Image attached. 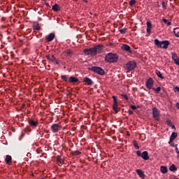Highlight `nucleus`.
<instances>
[{
  "label": "nucleus",
  "mask_w": 179,
  "mask_h": 179,
  "mask_svg": "<svg viewBox=\"0 0 179 179\" xmlns=\"http://www.w3.org/2000/svg\"><path fill=\"white\" fill-rule=\"evenodd\" d=\"M89 71H91L92 72H94L95 73H97L98 75L103 76L104 75L105 72L101 67L99 66H92L88 68Z\"/></svg>",
  "instance_id": "nucleus-5"
},
{
  "label": "nucleus",
  "mask_w": 179,
  "mask_h": 179,
  "mask_svg": "<svg viewBox=\"0 0 179 179\" xmlns=\"http://www.w3.org/2000/svg\"><path fill=\"white\" fill-rule=\"evenodd\" d=\"M52 9L54 12H59V10H61V7H59V5L58 4H55L52 6Z\"/></svg>",
  "instance_id": "nucleus-19"
},
{
  "label": "nucleus",
  "mask_w": 179,
  "mask_h": 179,
  "mask_svg": "<svg viewBox=\"0 0 179 179\" xmlns=\"http://www.w3.org/2000/svg\"><path fill=\"white\" fill-rule=\"evenodd\" d=\"M154 43L157 48H163L164 50H167L170 45V41H160L159 39H155Z\"/></svg>",
  "instance_id": "nucleus-2"
},
{
  "label": "nucleus",
  "mask_w": 179,
  "mask_h": 179,
  "mask_svg": "<svg viewBox=\"0 0 179 179\" xmlns=\"http://www.w3.org/2000/svg\"><path fill=\"white\" fill-rule=\"evenodd\" d=\"M175 148H176V153H178V152L179 151H178V148H177V145H176Z\"/></svg>",
  "instance_id": "nucleus-45"
},
{
  "label": "nucleus",
  "mask_w": 179,
  "mask_h": 179,
  "mask_svg": "<svg viewBox=\"0 0 179 179\" xmlns=\"http://www.w3.org/2000/svg\"><path fill=\"white\" fill-rule=\"evenodd\" d=\"M83 1H84V2H87V0H83Z\"/></svg>",
  "instance_id": "nucleus-50"
},
{
  "label": "nucleus",
  "mask_w": 179,
  "mask_h": 179,
  "mask_svg": "<svg viewBox=\"0 0 179 179\" xmlns=\"http://www.w3.org/2000/svg\"><path fill=\"white\" fill-rule=\"evenodd\" d=\"M127 113H128V114H129V115H134V111H132L131 110H129L127 111Z\"/></svg>",
  "instance_id": "nucleus-41"
},
{
  "label": "nucleus",
  "mask_w": 179,
  "mask_h": 179,
  "mask_svg": "<svg viewBox=\"0 0 179 179\" xmlns=\"http://www.w3.org/2000/svg\"><path fill=\"white\" fill-rule=\"evenodd\" d=\"M32 27H33L34 30H40V29H41L40 25L37 22H34Z\"/></svg>",
  "instance_id": "nucleus-22"
},
{
  "label": "nucleus",
  "mask_w": 179,
  "mask_h": 179,
  "mask_svg": "<svg viewBox=\"0 0 179 179\" xmlns=\"http://www.w3.org/2000/svg\"><path fill=\"white\" fill-rule=\"evenodd\" d=\"M79 155H82V152H80L79 150H76L72 153L73 156H79Z\"/></svg>",
  "instance_id": "nucleus-30"
},
{
  "label": "nucleus",
  "mask_w": 179,
  "mask_h": 179,
  "mask_svg": "<svg viewBox=\"0 0 179 179\" xmlns=\"http://www.w3.org/2000/svg\"><path fill=\"white\" fill-rule=\"evenodd\" d=\"M152 117L155 121H160V110L157 108H152Z\"/></svg>",
  "instance_id": "nucleus-6"
},
{
  "label": "nucleus",
  "mask_w": 179,
  "mask_h": 179,
  "mask_svg": "<svg viewBox=\"0 0 179 179\" xmlns=\"http://www.w3.org/2000/svg\"><path fill=\"white\" fill-rule=\"evenodd\" d=\"M173 33H174L176 37H179V28L178 27L175 28L173 29Z\"/></svg>",
  "instance_id": "nucleus-25"
},
{
  "label": "nucleus",
  "mask_w": 179,
  "mask_h": 179,
  "mask_svg": "<svg viewBox=\"0 0 179 179\" xmlns=\"http://www.w3.org/2000/svg\"><path fill=\"white\" fill-rule=\"evenodd\" d=\"M135 3H136V1H135V0H131L129 1L130 6H134V5H135Z\"/></svg>",
  "instance_id": "nucleus-35"
},
{
  "label": "nucleus",
  "mask_w": 179,
  "mask_h": 179,
  "mask_svg": "<svg viewBox=\"0 0 179 179\" xmlns=\"http://www.w3.org/2000/svg\"><path fill=\"white\" fill-rule=\"evenodd\" d=\"M121 49L122 50V51H125L129 54H132V50H131V47L129 45L122 44L121 46Z\"/></svg>",
  "instance_id": "nucleus-10"
},
{
  "label": "nucleus",
  "mask_w": 179,
  "mask_h": 179,
  "mask_svg": "<svg viewBox=\"0 0 179 179\" xmlns=\"http://www.w3.org/2000/svg\"><path fill=\"white\" fill-rule=\"evenodd\" d=\"M113 108L115 114H118V101L117 100V97L115 96H113Z\"/></svg>",
  "instance_id": "nucleus-8"
},
{
  "label": "nucleus",
  "mask_w": 179,
  "mask_h": 179,
  "mask_svg": "<svg viewBox=\"0 0 179 179\" xmlns=\"http://www.w3.org/2000/svg\"><path fill=\"white\" fill-rule=\"evenodd\" d=\"M155 83V80H153V78H149L148 80L145 82V85L147 89H152L153 88V84Z\"/></svg>",
  "instance_id": "nucleus-9"
},
{
  "label": "nucleus",
  "mask_w": 179,
  "mask_h": 179,
  "mask_svg": "<svg viewBox=\"0 0 179 179\" xmlns=\"http://www.w3.org/2000/svg\"><path fill=\"white\" fill-rule=\"evenodd\" d=\"M73 1H75L76 2H78V0H73Z\"/></svg>",
  "instance_id": "nucleus-51"
},
{
  "label": "nucleus",
  "mask_w": 179,
  "mask_h": 179,
  "mask_svg": "<svg viewBox=\"0 0 179 179\" xmlns=\"http://www.w3.org/2000/svg\"><path fill=\"white\" fill-rule=\"evenodd\" d=\"M169 143L170 144V143H171V142H170V141H169Z\"/></svg>",
  "instance_id": "nucleus-53"
},
{
  "label": "nucleus",
  "mask_w": 179,
  "mask_h": 179,
  "mask_svg": "<svg viewBox=\"0 0 179 179\" xmlns=\"http://www.w3.org/2000/svg\"><path fill=\"white\" fill-rule=\"evenodd\" d=\"M61 129V127L58 124H53L51 126V130L53 134H57Z\"/></svg>",
  "instance_id": "nucleus-11"
},
{
  "label": "nucleus",
  "mask_w": 179,
  "mask_h": 179,
  "mask_svg": "<svg viewBox=\"0 0 179 179\" xmlns=\"http://www.w3.org/2000/svg\"><path fill=\"white\" fill-rule=\"evenodd\" d=\"M65 53L68 57H72V55H73V51H72L71 50H68L65 52Z\"/></svg>",
  "instance_id": "nucleus-26"
},
{
  "label": "nucleus",
  "mask_w": 179,
  "mask_h": 179,
  "mask_svg": "<svg viewBox=\"0 0 179 179\" xmlns=\"http://www.w3.org/2000/svg\"><path fill=\"white\" fill-rule=\"evenodd\" d=\"M155 73L158 76V78H160V79H164V77L163 76V75L162 74V72H160V71L156 70Z\"/></svg>",
  "instance_id": "nucleus-23"
},
{
  "label": "nucleus",
  "mask_w": 179,
  "mask_h": 179,
  "mask_svg": "<svg viewBox=\"0 0 179 179\" xmlns=\"http://www.w3.org/2000/svg\"><path fill=\"white\" fill-rule=\"evenodd\" d=\"M84 82L85 83H86L88 86H92V85H93V80H92V79H90L88 77H85L84 78Z\"/></svg>",
  "instance_id": "nucleus-15"
},
{
  "label": "nucleus",
  "mask_w": 179,
  "mask_h": 179,
  "mask_svg": "<svg viewBox=\"0 0 179 179\" xmlns=\"http://www.w3.org/2000/svg\"><path fill=\"white\" fill-rule=\"evenodd\" d=\"M136 171L138 176H139V177L141 178H145V173L143 172V171H142L141 169H136Z\"/></svg>",
  "instance_id": "nucleus-16"
},
{
  "label": "nucleus",
  "mask_w": 179,
  "mask_h": 179,
  "mask_svg": "<svg viewBox=\"0 0 179 179\" xmlns=\"http://www.w3.org/2000/svg\"><path fill=\"white\" fill-rule=\"evenodd\" d=\"M162 5L163 9H166V8H167V4L166 3V2L162 1Z\"/></svg>",
  "instance_id": "nucleus-38"
},
{
  "label": "nucleus",
  "mask_w": 179,
  "mask_h": 179,
  "mask_svg": "<svg viewBox=\"0 0 179 179\" xmlns=\"http://www.w3.org/2000/svg\"><path fill=\"white\" fill-rule=\"evenodd\" d=\"M130 107L131 110H136V108H139V106L136 107L135 105H131Z\"/></svg>",
  "instance_id": "nucleus-36"
},
{
  "label": "nucleus",
  "mask_w": 179,
  "mask_h": 179,
  "mask_svg": "<svg viewBox=\"0 0 179 179\" xmlns=\"http://www.w3.org/2000/svg\"><path fill=\"white\" fill-rule=\"evenodd\" d=\"M178 58V57L177 56V54L175 52H172V59H173V61H176Z\"/></svg>",
  "instance_id": "nucleus-32"
},
{
  "label": "nucleus",
  "mask_w": 179,
  "mask_h": 179,
  "mask_svg": "<svg viewBox=\"0 0 179 179\" xmlns=\"http://www.w3.org/2000/svg\"><path fill=\"white\" fill-rule=\"evenodd\" d=\"M157 7L158 8H160V3L158 1V2H157Z\"/></svg>",
  "instance_id": "nucleus-46"
},
{
  "label": "nucleus",
  "mask_w": 179,
  "mask_h": 179,
  "mask_svg": "<svg viewBox=\"0 0 179 179\" xmlns=\"http://www.w3.org/2000/svg\"><path fill=\"white\" fill-rule=\"evenodd\" d=\"M54 38H55V34H54V33H51L49 35H48V36H45V40L48 43L52 41V40H54Z\"/></svg>",
  "instance_id": "nucleus-13"
},
{
  "label": "nucleus",
  "mask_w": 179,
  "mask_h": 179,
  "mask_svg": "<svg viewBox=\"0 0 179 179\" xmlns=\"http://www.w3.org/2000/svg\"><path fill=\"white\" fill-rule=\"evenodd\" d=\"M24 106H25L24 104V105H22V107H24Z\"/></svg>",
  "instance_id": "nucleus-52"
},
{
  "label": "nucleus",
  "mask_w": 179,
  "mask_h": 179,
  "mask_svg": "<svg viewBox=\"0 0 179 179\" xmlns=\"http://www.w3.org/2000/svg\"><path fill=\"white\" fill-rule=\"evenodd\" d=\"M177 136H178L177 133L173 132L170 137V142H173V141H174V139H176V138H177Z\"/></svg>",
  "instance_id": "nucleus-20"
},
{
  "label": "nucleus",
  "mask_w": 179,
  "mask_h": 179,
  "mask_svg": "<svg viewBox=\"0 0 179 179\" xmlns=\"http://www.w3.org/2000/svg\"><path fill=\"white\" fill-rule=\"evenodd\" d=\"M175 64H176V65L179 66V57H178L176 60H174Z\"/></svg>",
  "instance_id": "nucleus-39"
},
{
  "label": "nucleus",
  "mask_w": 179,
  "mask_h": 179,
  "mask_svg": "<svg viewBox=\"0 0 179 179\" xmlns=\"http://www.w3.org/2000/svg\"><path fill=\"white\" fill-rule=\"evenodd\" d=\"M150 30H152V22H147V33H148V36H150Z\"/></svg>",
  "instance_id": "nucleus-18"
},
{
  "label": "nucleus",
  "mask_w": 179,
  "mask_h": 179,
  "mask_svg": "<svg viewBox=\"0 0 179 179\" xmlns=\"http://www.w3.org/2000/svg\"><path fill=\"white\" fill-rule=\"evenodd\" d=\"M52 62H55L57 64V65H58V64H59V62L58 61V59H57V58H55V56L52 55V57H51V60H50Z\"/></svg>",
  "instance_id": "nucleus-24"
},
{
  "label": "nucleus",
  "mask_w": 179,
  "mask_h": 179,
  "mask_svg": "<svg viewBox=\"0 0 179 179\" xmlns=\"http://www.w3.org/2000/svg\"><path fill=\"white\" fill-rule=\"evenodd\" d=\"M103 50V45H96L94 48L90 49H85L84 54L85 55H91V57H95Z\"/></svg>",
  "instance_id": "nucleus-1"
},
{
  "label": "nucleus",
  "mask_w": 179,
  "mask_h": 179,
  "mask_svg": "<svg viewBox=\"0 0 179 179\" xmlns=\"http://www.w3.org/2000/svg\"><path fill=\"white\" fill-rule=\"evenodd\" d=\"M57 162L58 163H60V164H62V158H61V156H57Z\"/></svg>",
  "instance_id": "nucleus-34"
},
{
  "label": "nucleus",
  "mask_w": 179,
  "mask_h": 179,
  "mask_svg": "<svg viewBox=\"0 0 179 179\" xmlns=\"http://www.w3.org/2000/svg\"><path fill=\"white\" fill-rule=\"evenodd\" d=\"M46 58L48 61H51V57H50V55L46 56Z\"/></svg>",
  "instance_id": "nucleus-43"
},
{
  "label": "nucleus",
  "mask_w": 179,
  "mask_h": 179,
  "mask_svg": "<svg viewBox=\"0 0 179 179\" xmlns=\"http://www.w3.org/2000/svg\"><path fill=\"white\" fill-rule=\"evenodd\" d=\"M28 122H29L30 127H31V128H36V127H37V125H38V122L34 120H32V119H29L28 120Z\"/></svg>",
  "instance_id": "nucleus-12"
},
{
  "label": "nucleus",
  "mask_w": 179,
  "mask_h": 179,
  "mask_svg": "<svg viewBox=\"0 0 179 179\" xmlns=\"http://www.w3.org/2000/svg\"><path fill=\"white\" fill-rule=\"evenodd\" d=\"M5 162L6 164H12V157L10 155H6Z\"/></svg>",
  "instance_id": "nucleus-17"
},
{
  "label": "nucleus",
  "mask_w": 179,
  "mask_h": 179,
  "mask_svg": "<svg viewBox=\"0 0 179 179\" xmlns=\"http://www.w3.org/2000/svg\"><path fill=\"white\" fill-rule=\"evenodd\" d=\"M43 1H45V0H43Z\"/></svg>",
  "instance_id": "nucleus-54"
},
{
  "label": "nucleus",
  "mask_w": 179,
  "mask_h": 179,
  "mask_svg": "<svg viewBox=\"0 0 179 179\" xmlns=\"http://www.w3.org/2000/svg\"><path fill=\"white\" fill-rule=\"evenodd\" d=\"M45 6H47V8H50V4L48 3H45Z\"/></svg>",
  "instance_id": "nucleus-44"
},
{
  "label": "nucleus",
  "mask_w": 179,
  "mask_h": 179,
  "mask_svg": "<svg viewBox=\"0 0 179 179\" xmlns=\"http://www.w3.org/2000/svg\"><path fill=\"white\" fill-rule=\"evenodd\" d=\"M137 63L135 61H130L128 62L125 65H124V69L126 71H134L136 68Z\"/></svg>",
  "instance_id": "nucleus-4"
},
{
  "label": "nucleus",
  "mask_w": 179,
  "mask_h": 179,
  "mask_svg": "<svg viewBox=\"0 0 179 179\" xmlns=\"http://www.w3.org/2000/svg\"><path fill=\"white\" fill-rule=\"evenodd\" d=\"M169 170H170V171H177V167L176 166V165L172 164V165L169 167Z\"/></svg>",
  "instance_id": "nucleus-27"
},
{
  "label": "nucleus",
  "mask_w": 179,
  "mask_h": 179,
  "mask_svg": "<svg viewBox=\"0 0 179 179\" xmlns=\"http://www.w3.org/2000/svg\"><path fill=\"white\" fill-rule=\"evenodd\" d=\"M133 146H134L135 149H136L137 150H139V145H138V142H136V141H133Z\"/></svg>",
  "instance_id": "nucleus-28"
},
{
  "label": "nucleus",
  "mask_w": 179,
  "mask_h": 179,
  "mask_svg": "<svg viewBox=\"0 0 179 179\" xmlns=\"http://www.w3.org/2000/svg\"><path fill=\"white\" fill-rule=\"evenodd\" d=\"M79 82V79L76 77L71 76L69 79V83H73L75 85Z\"/></svg>",
  "instance_id": "nucleus-14"
},
{
  "label": "nucleus",
  "mask_w": 179,
  "mask_h": 179,
  "mask_svg": "<svg viewBox=\"0 0 179 179\" xmlns=\"http://www.w3.org/2000/svg\"><path fill=\"white\" fill-rule=\"evenodd\" d=\"M176 108L179 109V103H176Z\"/></svg>",
  "instance_id": "nucleus-47"
},
{
  "label": "nucleus",
  "mask_w": 179,
  "mask_h": 179,
  "mask_svg": "<svg viewBox=\"0 0 179 179\" xmlns=\"http://www.w3.org/2000/svg\"><path fill=\"white\" fill-rule=\"evenodd\" d=\"M166 124H167V125H171L173 123L171 122V120H166Z\"/></svg>",
  "instance_id": "nucleus-42"
},
{
  "label": "nucleus",
  "mask_w": 179,
  "mask_h": 179,
  "mask_svg": "<svg viewBox=\"0 0 179 179\" xmlns=\"http://www.w3.org/2000/svg\"><path fill=\"white\" fill-rule=\"evenodd\" d=\"M152 90L155 91V93H159L160 90H162V87H157V88L152 87Z\"/></svg>",
  "instance_id": "nucleus-29"
},
{
  "label": "nucleus",
  "mask_w": 179,
  "mask_h": 179,
  "mask_svg": "<svg viewBox=\"0 0 179 179\" xmlns=\"http://www.w3.org/2000/svg\"><path fill=\"white\" fill-rule=\"evenodd\" d=\"M61 78L62 79V80H64V82H68V76H62Z\"/></svg>",
  "instance_id": "nucleus-33"
},
{
  "label": "nucleus",
  "mask_w": 179,
  "mask_h": 179,
  "mask_svg": "<svg viewBox=\"0 0 179 179\" xmlns=\"http://www.w3.org/2000/svg\"><path fill=\"white\" fill-rule=\"evenodd\" d=\"M163 22L165 24H167V26H171V22H169L166 19L164 18Z\"/></svg>",
  "instance_id": "nucleus-31"
},
{
  "label": "nucleus",
  "mask_w": 179,
  "mask_h": 179,
  "mask_svg": "<svg viewBox=\"0 0 179 179\" xmlns=\"http://www.w3.org/2000/svg\"><path fill=\"white\" fill-rule=\"evenodd\" d=\"M120 32L121 34H125V33L127 32V29H122L120 30Z\"/></svg>",
  "instance_id": "nucleus-37"
},
{
  "label": "nucleus",
  "mask_w": 179,
  "mask_h": 179,
  "mask_svg": "<svg viewBox=\"0 0 179 179\" xmlns=\"http://www.w3.org/2000/svg\"><path fill=\"white\" fill-rule=\"evenodd\" d=\"M178 155V159H179V151L177 152Z\"/></svg>",
  "instance_id": "nucleus-48"
},
{
  "label": "nucleus",
  "mask_w": 179,
  "mask_h": 179,
  "mask_svg": "<svg viewBox=\"0 0 179 179\" xmlns=\"http://www.w3.org/2000/svg\"><path fill=\"white\" fill-rule=\"evenodd\" d=\"M136 153L138 157H142L143 160H149V153L148 151H144L142 153L140 150H138Z\"/></svg>",
  "instance_id": "nucleus-7"
},
{
  "label": "nucleus",
  "mask_w": 179,
  "mask_h": 179,
  "mask_svg": "<svg viewBox=\"0 0 179 179\" xmlns=\"http://www.w3.org/2000/svg\"><path fill=\"white\" fill-rule=\"evenodd\" d=\"M161 173L163 174H166L169 170L167 169V166H162L160 168Z\"/></svg>",
  "instance_id": "nucleus-21"
},
{
  "label": "nucleus",
  "mask_w": 179,
  "mask_h": 179,
  "mask_svg": "<svg viewBox=\"0 0 179 179\" xmlns=\"http://www.w3.org/2000/svg\"><path fill=\"white\" fill-rule=\"evenodd\" d=\"M105 61L106 62H109L110 64L117 62V61H118V56L115 53H108L105 57Z\"/></svg>",
  "instance_id": "nucleus-3"
},
{
  "label": "nucleus",
  "mask_w": 179,
  "mask_h": 179,
  "mask_svg": "<svg viewBox=\"0 0 179 179\" xmlns=\"http://www.w3.org/2000/svg\"><path fill=\"white\" fill-rule=\"evenodd\" d=\"M172 146L173 147V148H176V145L173 144V145H172Z\"/></svg>",
  "instance_id": "nucleus-49"
},
{
  "label": "nucleus",
  "mask_w": 179,
  "mask_h": 179,
  "mask_svg": "<svg viewBox=\"0 0 179 179\" xmlns=\"http://www.w3.org/2000/svg\"><path fill=\"white\" fill-rule=\"evenodd\" d=\"M122 97H123V99H125V100H128V96H127V94H122Z\"/></svg>",
  "instance_id": "nucleus-40"
}]
</instances>
